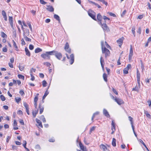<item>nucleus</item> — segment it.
<instances>
[{"instance_id": "f257e3e1", "label": "nucleus", "mask_w": 151, "mask_h": 151, "mask_svg": "<svg viewBox=\"0 0 151 151\" xmlns=\"http://www.w3.org/2000/svg\"><path fill=\"white\" fill-rule=\"evenodd\" d=\"M103 43L104 42L103 41L101 42V48L102 53H105V57H106L107 56L109 55L110 54V51L108 49L106 48L105 47H104L103 46Z\"/></svg>"}, {"instance_id": "f03ea898", "label": "nucleus", "mask_w": 151, "mask_h": 151, "mask_svg": "<svg viewBox=\"0 0 151 151\" xmlns=\"http://www.w3.org/2000/svg\"><path fill=\"white\" fill-rule=\"evenodd\" d=\"M88 15L93 19L95 20H96V14L95 12H94L91 9H89L88 12Z\"/></svg>"}, {"instance_id": "7ed1b4c3", "label": "nucleus", "mask_w": 151, "mask_h": 151, "mask_svg": "<svg viewBox=\"0 0 151 151\" xmlns=\"http://www.w3.org/2000/svg\"><path fill=\"white\" fill-rule=\"evenodd\" d=\"M99 24L101 25L102 28L104 32H108L109 29L106 23L102 24L101 22H100Z\"/></svg>"}, {"instance_id": "20e7f679", "label": "nucleus", "mask_w": 151, "mask_h": 151, "mask_svg": "<svg viewBox=\"0 0 151 151\" xmlns=\"http://www.w3.org/2000/svg\"><path fill=\"white\" fill-rule=\"evenodd\" d=\"M41 56L45 59L49 60L50 58V56L49 55L47 52H46L45 53L41 54Z\"/></svg>"}, {"instance_id": "39448f33", "label": "nucleus", "mask_w": 151, "mask_h": 151, "mask_svg": "<svg viewBox=\"0 0 151 151\" xmlns=\"http://www.w3.org/2000/svg\"><path fill=\"white\" fill-rule=\"evenodd\" d=\"M115 101L119 105H121L124 103L123 101L120 99L116 98Z\"/></svg>"}, {"instance_id": "423d86ee", "label": "nucleus", "mask_w": 151, "mask_h": 151, "mask_svg": "<svg viewBox=\"0 0 151 151\" xmlns=\"http://www.w3.org/2000/svg\"><path fill=\"white\" fill-rule=\"evenodd\" d=\"M55 57L59 60H60L62 58V54L60 52H56L55 53Z\"/></svg>"}, {"instance_id": "0eeeda50", "label": "nucleus", "mask_w": 151, "mask_h": 151, "mask_svg": "<svg viewBox=\"0 0 151 151\" xmlns=\"http://www.w3.org/2000/svg\"><path fill=\"white\" fill-rule=\"evenodd\" d=\"M124 37H122L121 38L117 40V42L118 44H119V46L121 47V45H122L123 43V41L124 40Z\"/></svg>"}, {"instance_id": "6e6552de", "label": "nucleus", "mask_w": 151, "mask_h": 151, "mask_svg": "<svg viewBox=\"0 0 151 151\" xmlns=\"http://www.w3.org/2000/svg\"><path fill=\"white\" fill-rule=\"evenodd\" d=\"M23 29V36H29V30L28 29H25V30H24Z\"/></svg>"}, {"instance_id": "1a4fd4ad", "label": "nucleus", "mask_w": 151, "mask_h": 151, "mask_svg": "<svg viewBox=\"0 0 151 151\" xmlns=\"http://www.w3.org/2000/svg\"><path fill=\"white\" fill-rule=\"evenodd\" d=\"M79 145L81 149L83 151H87V150L86 147H85L82 144L81 142L79 143Z\"/></svg>"}, {"instance_id": "9d476101", "label": "nucleus", "mask_w": 151, "mask_h": 151, "mask_svg": "<svg viewBox=\"0 0 151 151\" xmlns=\"http://www.w3.org/2000/svg\"><path fill=\"white\" fill-rule=\"evenodd\" d=\"M39 108L40 110V113L41 114L43 111L44 107V106L42 105L41 103H40Z\"/></svg>"}, {"instance_id": "9b49d317", "label": "nucleus", "mask_w": 151, "mask_h": 151, "mask_svg": "<svg viewBox=\"0 0 151 151\" xmlns=\"http://www.w3.org/2000/svg\"><path fill=\"white\" fill-rule=\"evenodd\" d=\"M103 113L107 117H110V115L107 111L105 109H104L103 111Z\"/></svg>"}, {"instance_id": "f8f14e48", "label": "nucleus", "mask_w": 151, "mask_h": 151, "mask_svg": "<svg viewBox=\"0 0 151 151\" xmlns=\"http://www.w3.org/2000/svg\"><path fill=\"white\" fill-rule=\"evenodd\" d=\"M70 59L69 61L70 63L72 65L74 62V56L73 54H72L70 55Z\"/></svg>"}, {"instance_id": "ddd939ff", "label": "nucleus", "mask_w": 151, "mask_h": 151, "mask_svg": "<svg viewBox=\"0 0 151 151\" xmlns=\"http://www.w3.org/2000/svg\"><path fill=\"white\" fill-rule=\"evenodd\" d=\"M100 63L102 67V68L103 70L104 69V60L103 59L102 57H101L100 58Z\"/></svg>"}, {"instance_id": "4468645a", "label": "nucleus", "mask_w": 151, "mask_h": 151, "mask_svg": "<svg viewBox=\"0 0 151 151\" xmlns=\"http://www.w3.org/2000/svg\"><path fill=\"white\" fill-rule=\"evenodd\" d=\"M100 147L101 149L103 150L104 151H106L107 150V148L103 144H101L100 145Z\"/></svg>"}, {"instance_id": "2eb2a0df", "label": "nucleus", "mask_w": 151, "mask_h": 151, "mask_svg": "<svg viewBox=\"0 0 151 151\" xmlns=\"http://www.w3.org/2000/svg\"><path fill=\"white\" fill-rule=\"evenodd\" d=\"M13 129L14 130H17L18 129L17 127V122L16 120H14V127Z\"/></svg>"}, {"instance_id": "dca6fc26", "label": "nucleus", "mask_w": 151, "mask_h": 151, "mask_svg": "<svg viewBox=\"0 0 151 151\" xmlns=\"http://www.w3.org/2000/svg\"><path fill=\"white\" fill-rule=\"evenodd\" d=\"M137 80H140V75L139 72L138 70V68L137 69Z\"/></svg>"}, {"instance_id": "f3484780", "label": "nucleus", "mask_w": 151, "mask_h": 151, "mask_svg": "<svg viewBox=\"0 0 151 151\" xmlns=\"http://www.w3.org/2000/svg\"><path fill=\"white\" fill-rule=\"evenodd\" d=\"M36 122L38 124V126L42 128L43 126L42 124V122L41 121L38 119H36Z\"/></svg>"}, {"instance_id": "a211bd4d", "label": "nucleus", "mask_w": 151, "mask_h": 151, "mask_svg": "<svg viewBox=\"0 0 151 151\" xmlns=\"http://www.w3.org/2000/svg\"><path fill=\"white\" fill-rule=\"evenodd\" d=\"M25 51L26 52V55L28 56H30V52L27 47L25 48Z\"/></svg>"}, {"instance_id": "6ab92c4d", "label": "nucleus", "mask_w": 151, "mask_h": 151, "mask_svg": "<svg viewBox=\"0 0 151 151\" xmlns=\"http://www.w3.org/2000/svg\"><path fill=\"white\" fill-rule=\"evenodd\" d=\"M46 9L47 10L50 12H53L54 10V9L52 6H49Z\"/></svg>"}, {"instance_id": "aec40b11", "label": "nucleus", "mask_w": 151, "mask_h": 151, "mask_svg": "<svg viewBox=\"0 0 151 151\" xmlns=\"http://www.w3.org/2000/svg\"><path fill=\"white\" fill-rule=\"evenodd\" d=\"M38 109H37L36 110H35L34 111H33L32 112V115H33V117L34 118L36 116L38 112Z\"/></svg>"}, {"instance_id": "412c9836", "label": "nucleus", "mask_w": 151, "mask_h": 151, "mask_svg": "<svg viewBox=\"0 0 151 151\" xmlns=\"http://www.w3.org/2000/svg\"><path fill=\"white\" fill-rule=\"evenodd\" d=\"M129 55H130V56H133V51L132 49V46L131 45H130V50Z\"/></svg>"}, {"instance_id": "4be33fe9", "label": "nucleus", "mask_w": 151, "mask_h": 151, "mask_svg": "<svg viewBox=\"0 0 151 151\" xmlns=\"http://www.w3.org/2000/svg\"><path fill=\"white\" fill-rule=\"evenodd\" d=\"M102 16L99 13L97 15V19L99 21L101 22L102 19Z\"/></svg>"}, {"instance_id": "5701e85b", "label": "nucleus", "mask_w": 151, "mask_h": 151, "mask_svg": "<svg viewBox=\"0 0 151 151\" xmlns=\"http://www.w3.org/2000/svg\"><path fill=\"white\" fill-rule=\"evenodd\" d=\"M54 17L56 20H58L59 22L60 21V19L59 17L57 15L55 14L54 15Z\"/></svg>"}, {"instance_id": "b1692460", "label": "nucleus", "mask_w": 151, "mask_h": 151, "mask_svg": "<svg viewBox=\"0 0 151 151\" xmlns=\"http://www.w3.org/2000/svg\"><path fill=\"white\" fill-rule=\"evenodd\" d=\"M112 144L114 147H115L116 146V140L114 138H113L112 139Z\"/></svg>"}, {"instance_id": "393cba45", "label": "nucleus", "mask_w": 151, "mask_h": 151, "mask_svg": "<svg viewBox=\"0 0 151 151\" xmlns=\"http://www.w3.org/2000/svg\"><path fill=\"white\" fill-rule=\"evenodd\" d=\"M56 51L54 50L51 51L50 52H47L48 53V55L50 56V55H54Z\"/></svg>"}, {"instance_id": "a878e982", "label": "nucleus", "mask_w": 151, "mask_h": 151, "mask_svg": "<svg viewBox=\"0 0 151 151\" xmlns=\"http://www.w3.org/2000/svg\"><path fill=\"white\" fill-rule=\"evenodd\" d=\"M12 42H13V45L14 47H15V50L17 51H18V47L16 43L14 41V40H12Z\"/></svg>"}, {"instance_id": "bb28decb", "label": "nucleus", "mask_w": 151, "mask_h": 151, "mask_svg": "<svg viewBox=\"0 0 151 151\" xmlns=\"http://www.w3.org/2000/svg\"><path fill=\"white\" fill-rule=\"evenodd\" d=\"M39 95V94L38 93L36 94L34 99V102H37V101L38 100V96Z\"/></svg>"}, {"instance_id": "cd10ccee", "label": "nucleus", "mask_w": 151, "mask_h": 151, "mask_svg": "<svg viewBox=\"0 0 151 151\" xmlns=\"http://www.w3.org/2000/svg\"><path fill=\"white\" fill-rule=\"evenodd\" d=\"M27 36H25V35L24 36V38L25 40L26 41L31 42V39H30V38H28L27 37Z\"/></svg>"}, {"instance_id": "c85d7f7f", "label": "nucleus", "mask_w": 151, "mask_h": 151, "mask_svg": "<svg viewBox=\"0 0 151 151\" xmlns=\"http://www.w3.org/2000/svg\"><path fill=\"white\" fill-rule=\"evenodd\" d=\"M42 49L39 48H37L35 49V52L36 53H38L42 51Z\"/></svg>"}, {"instance_id": "c756f323", "label": "nucleus", "mask_w": 151, "mask_h": 151, "mask_svg": "<svg viewBox=\"0 0 151 151\" xmlns=\"http://www.w3.org/2000/svg\"><path fill=\"white\" fill-rule=\"evenodd\" d=\"M1 36L3 38H6L7 35L3 32H1Z\"/></svg>"}, {"instance_id": "7c9ffc66", "label": "nucleus", "mask_w": 151, "mask_h": 151, "mask_svg": "<svg viewBox=\"0 0 151 151\" xmlns=\"http://www.w3.org/2000/svg\"><path fill=\"white\" fill-rule=\"evenodd\" d=\"M103 78L104 80L107 82V75L106 73H104L103 74Z\"/></svg>"}, {"instance_id": "2f4dec72", "label": "nucleus", "mask_w": 151, "mask_h": 151, "mask_svg": "<svg viewBox=\"0 0 151 151\" xmlns=\"http://www.w3.org/2000/svg\"><path fill=\"white\" fill-rule=\"evenodd\" d=\"M19 69L20 71H22L24 68V65H19Z\"/></svg>"}, {"instance_id": "473e14b6", "label": "nucleus", "mask_w": 151, "mask_h": 151, "mask_svg": "<svg viewBox=\"0 0 151 151\" xmlns=\"http://www.w3.org/2000/svg\"><path fill=\"white\" fill-rule=\"evenodd\" d=\"M129 120L130 122V123L131 124L132 127V126H134L133 125V118L131 116H129L128 117Z\"/></svg>"}, {"instance_id": "72a5a7b5", "label": "nucleus", "mask_w": 151, "mask_h": 151, "mask_svg": "<svg viewBox=\"0 0 151 151\" xmlns=\"http://www.w3.org/2000/svg\"><path fill=\"white\" fill-rule=\"evenodd\" d=\"M48 93H49V92L47 91V90L45 91V92L44 94V96H43L42 97V99H44L46 97L48 94Z\"/></svg>"}, {"instance_id": "f704fd0d", "label": "nucleus", "mask_w": 151, "mask_h": 151, "mask_svg": "<svg viewBox=\"0 0 151 151\" xmlns=\"http://www.w3.org/2000/svg\"><path fill=\"white\" fill-rule=\"evenodd\" d=\"M23 105L26 109H29L28 105L26 102H24Z\"/></svg>"}, {"instance_id": "c9c22d12", "label": "nucleus", "mask_w": 151, "mask_h": 151, "mask_svg": "<svg viewBox=\"0 0 151 151\" xmlns=\"http://www.w3.org/2000/svg\"><path fill=\"white\" fill-rule=\"evenodd\" d=\"M41 119L43 122L45 123L46 122L45 119V118L44 116L43 115L41 116Z\"/></svg>"}, {"instance_id": "e433bc0d", "label": "nucleus", "mask_w": 151, "mask_h": 151, "mask_svg": "<svg viewBox=\"0 0 151 151\" xmlns=\"http://www.w3.org/2000/svg\"><path fill=\"white\" fill-rule=\"evenodd\" d=\"M43 64L46 65L47 67H50L51 65V64L50 63L47 62H44Z\"/></svg>"}, {"instance_id": "4c0bfd02", "label": "nucleus", "mask_w": 151, "mask_h": 151, "mask_svg": "<svg viewBox=\"0 0 151 151\" xmlns=\"http://www.w3.org/2000/svg\"><path fill=\"white\" fill-rule=\"evenodd\" d=\"M135 28L134 27H132V33L133 34L134 37H135Z\"/></svg>"}, {"instance_id": "58836bf2", "label": "nucleus", "mask_w": 151, "mask_h": 151, "mask_svg": "<svg viewBox=\"0 0 151 151\" xmlns=\"http://www.w3.org/2000/svg\"><path fill=\"white\" fill-rule=\"evenodd\" d=\"M107 14H109L110 16L113 17H116V16L115 14H113L111 12H108L107 13Z\"/></svg>"}, {"instance_id": "ea45409f", "label": "nucleus", "mask_w": 151, "mask_h": 151, "mask_svg": "<svg viewBox=\"0 0 151 151\" xmlns=\"http://www.w3.org/2000/svg\"><path fill=\"white\" fill-rule=\"evenodd\" d=\"M0 98L1 99V100L3 101H4L6 99L5 97L3 95H1L0 96Z\"/></svg>"}, {"instance_id": "a19ab883", "label": "nucleus", "mask_w": 151, "mask_h": 151, "mask_svg": "<svg viewBox=\"0 0 151 151\" xmlns=\"http://www.w3.org/2000/svg\"><path fill=\"white\" fill-rule=\"evenodd\" d=\"M15 100L17 103H19V101H21V99L19 97H16L15 98Z\"/></svg>"}, {"instance_id": "79ce46f5", "label": "nucleus", "mask_w": 151, "mask_h": 151, "mask_svg": "<svg viewBox=\"0 0 151 151\" xmlns=\"http://www.w3.org/2000/svg\"><path fill=\"white\" fill-rule=\"evenodd\" d=\"M18 78L20 79H22L23 80L24 79V76L21 74H19L18 75Z\"/></svg>"}, {"instance_id": "37998d69", "label": "nucleus", "mask_w": 151, "mask_h": 151, "mask_svg": "<svg viewBox=\"0 0 151 151\" xmlns=\"http://www.w3.org/2000/svg\"><path fill=\"white\" fill-rule=\"evenodd\" d=\"M132 90L133 91H135L138 92L139 90V87L137 86H136L134 88H133Z\"/></svg>"}, {"instance_id": "c03bdc74", "label": "nucleus", "mask_w": 151, "mask_h": 151, "mask_svg": "<svg viewBox=\"0 0 151 151\" xmlns=\"http://www.w3.org/2000/svg\"><path fill=\"white\" fill-rule=\"evenodd\" d=\"M128 70L127 68H125L123 70L124 73L126 74H127L128 73Z\"/></svg>"}, {"instance_id": "a18cd8bd", "label": "nucleus", "mask_w": 151, "mask_h": 151, "mask_svg": "<svg viewBox=\"0 0 151 151\" xmlns=\"http://www.w3.org/2000/svg\"><path fill=\"white\" fill-rule=\"evenodd\" d=\"M95 129V127H93L92 128H91L90 130L89 134H91L92 132V131L94 130Z\"/></svg>"}, {"instance_id": "49530a36", "label": "nucleus", "mask_w": 151, "mask_h": 151, "mask_svg": "<svg viewBox=\"0 0 151 151\" xmlns=\"http://www.w3.org/2000/svg\"><path fill=\"white\" fill-rule=\"evenodd\" d=\"M9 23H12L13 22V18L12 17H9Z\"/></svg>"}, {"instance_id": "de8ad7c7", "label": "nucleus", "mask_w": 151, "mask_h": 151, "mask_svg": "<svg viewBox=\"0 0 151 151\" xmlns=\"http://www.w3.org/2000/svg\"><path fill=\"white\" fill-rule=\"evenodd\" d=\"M42 85L44 87H46V85L47 84V83L46 81L45 80L43 81H42Z\"/></svg>"}, {"instance_id": "09e8293b", "label": "nucleus", "mask_w": 151, "mask_h": 151, "mask_svg": "<svg viewBox=\"0 0 151 151\" xmlns=\"http://www.w3.org/2000/svg\"><path fill=\"white\" fill-rule=\"evenodd\" d=\"M68 48H69L68 44V42H66L65 47V49H67Z\"/></svg>"}, {"instance_id": "8fccbe9b", "label": "nucleus", "mask_w": 151, "mask_h": 151, "mask_svg": "<svg viewBox=\"0 0 151 151\" xmlns=\"http://www.w3.org/2000/svg\"><path fill=\"white\" fill-rule=\"evenodd\" d=\"M35 71H36V69H35L34 68H32L31 69V70H30V74H32V72H35Z\"/></svg>"}, {"instance_id": "3c124183", "label": "nucleus", "mask_w": 151, "mask_h": 151, "mask_svg": "<svg viewBox=\"0 0 151 151\" xmlns=\"http://www.w3.org/2000/svg\"><path fill=\"white\" fill-rule=\"evenodd\" d=\"M101 2H102L103 4L105 5L106 6H107L108 5V3L107 2L105 1L104 0H102L101 1Z\"/></svg>"}, {"instance_id": "603ef678", "label": "nucleus", "mask_w": 151, "mask_h": 151, "mask_svg": "<svg viewBox=\"0 0 151 151\" xmlns=\"http://www.w3.org/2000/svg\"><path fill=\"white\" fill-rule=\"evenodd\" d=\"M141 68L142 71H143L144 70V66L143 63L141 61Z\"/></svg>"}, {"instance_id": "864d4df0", "label": "nucleus", "mask_w": 151, "mask_h": 151, "mask_svg": "<svg viewBox=\"0 0 151 151\" xmlns=\"http://www.w3.org/2000/svg\"><path fill=\"white\" fill-rule=\"evenodd\" d=\"M103 18L105 20H106V19H107L109 20H110V19L109 18H108L106 16H103Z\"/></svg>"}, {"instance_id": "5fc2aeb1", "label": "nucleus", "mask_w": 151, "mask_h": 151, "mask_svg": "<svg viewBox=\"0 0 151 151\" xmlns=\"http://www.w3.org/2000/svg\"><path fill=\"white\" fill-rule=\"evenodd\" d=\"M21 44L22 45H25V43L23 39H22L21 40Z\"/></svg>"}, {"instance_id": "6e6d98bb", "label": "nucleus", "mask_w": 151, "mask_h": 151, "mask_svg": "<svg viewBox=\"0 0 151 151\" xmlns=\"http://www.w3.org/2000/svg\"><path fill=\"white\" fill-rule=\"evenodd\" d=\"M40 3L42 4H45L46 3L43 0H40Z\"/></svg>"}, {"instance_id": "4d7b16f0", "label": "nucleus", "mask_w": 151, "mask_h": 151, "mask_svg": "<svg viewBox=\"0 0 151 151\" xmlns=\"http://www.w3.org/2000/svg\"><path fill=\"white\" fill-rule=\"evenodd\" d=\"M65 51L69 53H71V50L70 48H68L67 49H65Z\"/></svg>"}, {"instance_id": "13d9d810", "label": "nucleus", "mask_w": 151, "mask_h": 151, "mask_svg": "<svg viewBox=\"0 0 151 151\" xmlns=\"http://www.w3.org/2000/svg\"><path fill=\"white\" fill-rule=\"evenodd\" d=\"M2 15L3 16V17L4 16H6V13L4 11V10L2 11Z\"/></svg>"}, {"instance_id": "bf43d9fd", "label": "nucleus", "mask_w": 151, "mask_h": 151, "mask_svg": "<svg viewBox=\"0 0 151 151\" xmlns=\"http://www.w3.org/2000/svg\"><path fill=\"white\" fill-rule=\"evenodd\" d=\"M19 93L22 96H23L24 94V91L22 90H20Z\"/></svg>"}, {"instance_id": "052dcab7", "label": "nucleus", "mask_w": 151, "mask_h": 151, "mask_svg": "<svg viewBox=\"0 0 151 151\" xmlns=\"http://www.w3.org/2000/svg\"><path fill=\"white\" fill-rule=\"evenodd\" d=\"M137 83L138 84V87L139 88H140V80H137Z\"/></svg>"}, {"instance_id": "680f3d73", "label": "nucleus", "mask_w": 151, "mask_h": 151, "mask_svg": "<svg viewBox=\"0 0 151 151\" xmlns=\"http://www.w3.org/2000/svg\"><path fill=\"white\" fill-rule=\"evenodd\" d=\"M19 122L22 125H24V123L23 121V120L22 119L20 120Z\"/></svg>"}, {"instance_id": "e2e57ef3", "label": "nucleus", "mask_w": 151, "mask_h": 151, "mask_svg": "<svg viewBox=\"0 0 151 151\" xmlns=\"http://www.w3.org/2000/svg\"><path fill=\"white\" fill-rule=\"evenodd\" d=\"M29 49L30 50H32L34 49V46L32 45H29Z\"/></svg>"}, {"instance_id": "0e129e2a", "label": "nucleus", "mask_w": 151, "mask_h": 151, "mask_svg": "<svg viewBox=\"0 0 151 151\" xmlns=\"http://www.w3.org/2000/svg\"><path fill=\"white\" fill-rule=\"evenodd\" d=\"M141 28L140 27L138 28V29L137 31V32L139 33V34H141Z\"/></svg>"}, {"instance_id": "69168bd1", "label": "nucleus", "mask_w": 151, "mask_h": 151, "mask_svg": "<svg viewBox=\"0 0 151 151\" xmlns=\"http://www.w3.org/2000/svg\"><path fill=\"white\" fill-rule=\"evenodd\" d=\"M88 2L90 4H94V5H95V4H96V3L94 2H93L92 1H91L89 0H88Z\"/></svg>"}, {"instance_id": "338daca9", "label": "nucleus", "mask_w": 151, "mask_h": 151, "mask_svg": "<svg viewBox=\"0 0 151 151\" xmlns=\"http://www.w3.org/2000/svg\"><path fill=\"white\" fill-rule=\"evenodd\" d=\"M27 25H28L29 29H30L31 31L32 30V28L31 26V25L30 23H27Z\"/></svg>"}, {"instance_id": "774afa93", "label": "nucleus", "mask_w": 151, "mask_h": 151, "mask_svg": "<svg viewBox=\"0 0 151 151\" xmlns=\"http://www.w3.org/2000/svg\"><path fill=\"white\" fill-rule=\"evenodd\" d=\"M112 90L113 92L115 93V94L117 95L118 94V93L116 91V90L114 89V88H113Z\"/></svg>"}]
</instances>
